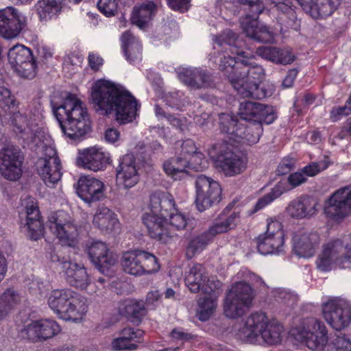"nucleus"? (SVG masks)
<instances>
[{
    "instance_id": "nucleus-1",
    "label": "nucleus",
    "mask_w": 351,
    "mask_h": 351,
    "mask_svg": "<svg viewBox=\"0 0 351 351\" xmlns=\"http://www.w3.org/2000/svg\"><path fill=\"white\" fill-rule=\"evenodd\" d=\"M91 99L97 112L106 115L114 114L120 124L132 122L140 108L130 92L123 86L106 80H98L94 84Z\"/></svg>"
},
{
    "instance_id": "nucleus-2",
    "label": "nucleus",
    "mask_w": 351,
    "mask_h": 351,
    "mask_svg": "<svg viewBox=\"0 0 351 351\" xmlns=\"http://www.w3.org/2000/svg\"><path fill=\"white\" fill-rule=\"evenodd\" d=\"M51 106L62 132L69 138L80 140L90 131L87 109L75 95L69 93L60 104L51 101Z\"/></svg>"
},
{
    "instance_id": "nucleus-3",
    "label": "nucleus",
    "mask_w": 351,
    "mask_h": 351,
    "mask_svg": "<svg viewBox=\"0 0 351 351\" xmlns=\"http://www.w3.org/2000/svg\"><path fill=\"white\" fill-rule=\"evenodd\" d=\"M217 43L222 47L226 52L229 50L231 54L244 58L241 60V64L236 68L237 80L232 87L237 92L249 86L251 84L258 82L263 78L265 75L263 68L249 59L250 53L245 51L246 48L245 41L232 30H224L223 33L217 38Z\"/></svg>"
},
{
    "instance_id": "nucleus-4",
    "label": "nucleus",
    "mask_w": 351,
    "mask_h": 351,
    "mask_svg": "<svg viewBox=\"0 0 351 351\" xmlns=\"http://www.w3.org/2000/svg\"><path fill=\"white\" fill-rule=\"evenodd\" d=\"M283 332V326L277 320H269L265 313L256 312L247 318L239 336L250 343H259L261 339L268 345H278Z\"/></svg>"
},
{
    "instance_id": "nucleus-5",
    "label": "nucleus",
    "mask_w": 351,
    "mask_h": 351,
    "mask_svg": "<svg viewBox=\"0 0 351 351\" xmlns=\"http://www.w3.org/2000/svg\"><path fill=\"white\" fill-rule=\"evenodd\" d=\"M302 341L306 346L315 351H351V341L345 334H339L327 344L328 331L323 322L311 317L304 322L300 331Z\"/></svg>"
},
{
    "instance_id": "nucleus-6",
    "label": "nucleus",
    "mask_w": 351,
    "mask_h": 351,
    "mask_svg": "<svg viewBox=\"0 0 351 351\" xmlns=\"http://www.w3.org/2000/svg\"><path fill=\"white\" fill-rule=\"evenodd\" d=\"M48 304L60 319L73 322L81 320L87 311L85 298L69 289L52 291Z\"/></svg>"
},
{
    "instance_id": "nucleus-7",
    "label": "nucleus",
    "mask_w": 351,
    "mask_h": 351,
    "mask_svg": "<svg viewBox=\"0 0 351 351\" xmlns=\"http://www.w3.org/2000/svg\"><path fill=\"white\" fill-rule=\"evenodd\" d=\"M241 6L244 16L240 19L241 26L245 36L258 42L269 43L274 40V33L270 28L260 25L257 21L258 16L265 6L260 0H234Z\"/></svg>"
},
{
    "instance_id": "nucleus-8",
    "label": "nucleus",
    "mask_w": 351,
    "mask_h": 351,
    "mask_svg": "<svg viewBox=\"0 0 351 351\" xmlns=\"http://www.w3.org/2000/svg\"><path fill=\"white\" fill-rule=\"evenodd\" d=\"M208 152L216 167L226 176H235L246 169V158L234 152L232 146L227 143H215L208 149Z\"/></svg>"
},
{
    "instance_id": "nucleus-9",
    "label": "nucleus",
    "mask_w": 351,
    "mask_h": 351,
    "mask_svg": "<svg viewBox=\"0 0 351 351\" xmlns=\"http://www.w3.org/2000/svg\"><path fill=\"white\" fill-rule=\"evenodd\" d=\"M334 264L342 268L351 264V235L346 237L343 241L337 239L323 246L316 261L317 268L322 271L332 269Z\"/></svg>"
},
{
    "instance_id": "nucleus-10",
    "label": "nucleus",
    "mask_w": 351,
    "mask_h": 351,
    "mask_svg": "<svg viewBox=\"0 0 351 351\" xmlns=\"http://www.w3.org/2000/svg\"><path fill=\"white\" fill-rule=\"evenodd\" d=\"M254 295L250 284L239 281L233 284L223 300L225 315L231 319L243 316L252 304Z\"/></svg>"
},
{
    "instance_id": "nucleus-11",
    "label": "nucleus",
    "mask_w": 351,
    "mask_h": 351,
    "mask_svg": "<svg viewBox=\"0 0 351 351\" xmlns=\"http://www.w3.org/2000/svg\"><path fill=\"white\" fill-rule=\"evenodd\" d=\"M121 265L125 273L136 276L156 273L160 267L155 255L140 250L123 253Z\"/></svg>"
},
{
    "instance_id": "nucleus-12",
    "label": "nucleus",
    "mask_w": 351,
    "mask_h": 351,
    "mask_svg": "<svg viewBox=\"0 0 351 351\" xmlns=\"http://www.w3.org/2000/svg\"><path fill=\"white\" fill-rule=\"evenodd\" d=\"M46 226L56 236L62 245L75 246L77 229L66 212L60 210L52 213L48 218Z\"/></svg>"
},
{
    "instance_id": "nucleus-13",
    "label": "nucleus",
    "mask_w": 351,
    "mask_h": 351,
    "mask_svg": "<svg viewBox=\"0 0 351 351\" xmlns=\"http://www.w3.org/2000/svg\"><path fill=\"white\" fill-rule=\"evenodd\" d=\"M195 192V204L200 212L218 204L221 199V188L219 183L204 175L197 176Z\"/></svg>"
},
{
    "instance_id": "nucleus-14",
    "label": "nucleus",
    "mask_w": 351,
    "mask_h": 351,
    "mask_svg": "<svg viewBox=\"0 0 351 351\" xmlns=\"http://www.w3.org/2000/svg\"><path fill=\"white\" fill-rule=\"evenodd\" d=\"M322 314L327 323L336 330L347 328L351 322L350 305L341 298L330 299L324 303Z\"/></svg>"
},
{
    "instance_id": "nucleus-15",
    "label": "nucleus",
    "mask_w": 351,
    "mask_h": 351,
    "mask_svg": "<svg viewBox=\"0 0 351 351\" xmlns=\"http://www.w3.org/2000/svg\"><path fill=\"white\" fill-rule=\"evenodd\" d=\"M8 61L21 77L32 79L36 75L37 66L32 51L22 45H16L8 51Z\"/></svg>"
},
{
    "instance_id": "nucleus-16",
    "label": "nucleus",
    "mask_w": 351,
    "mask_h": 351,
    "mask_svg": "<svg viewBox=\"0 0 351 351\" xmlns=\"http://www.w3.org/2000/svg\"><path fill=\"white\" fill-rule=\"evenodd\" d=\"M324 213L330 219L339 222L351 213V186L336 191L325 202Z\"/></svg>"
},
{
    "instance_id": "nucleus-17",
    "label": "nucleus",
    "mask_w": 351,
    "mask_h": 351,
    "mask_svg": "<svg viewBox=\"0 0 351 351\" xmlns=\"http://www.w3.org/2000/svg\"><path fill=\"white\" fill-rule=\"evenodd\" d=\"M52 262L59 263L60 269L68 284L72 287L85 289L90 284V278L84 265L61 257L56 253L51 254Z\"/></svg>"
},
{
    "instance_id": "nucleus-18",
    "label": "nucleus",
    "mask_w": 351,
    "mask_h": 351,
    "mask_svg": "<svg viewBox=\"0 0 351 351\" xmlns=\"http://www.w3.org/2000/svg\"><path fill=\"white\" fill-rule=\"evenodd\" d=\"M85 252L95 268L104 274H108L110 268L117 263V255L110 251L102 241H88L86 243Z\"/></svg>"
},
{
    "instance_id": "nucleus-19",
    "label": "nucleus",
    "mask_w": 351,
    "mask_h": 351,
    "mask_svg": "<svg viewBox=\"0 0 351 351\" xmlns=\"http://www.w3.org/2000/svg\"><path fill=\"white\" fill-rule=\"evenodd\" d=\"M239 114L248 123L271 124L276 119L273 106L250 101L240 104Z\"/></svg>"
},
{
    "instance_id": "nucleus-20",
    "label": "nucleus",
    "mask_w": 351,
    "mask_h": 351,
    "mask_svg": "<svg viewBox=\"0 0 351 351\" xmlns=\"http://www.w3.org/2000/svg\"><path fill=\"white\" fill-rule=\"evenodd\" d=\"M141 164L132 154H127L120 158L116 167L117 181L125 189L134 186L140 180L138 171Z\"/></svg>"
},
{
    "instance_id": "nucleus-21",
    "label": "nucleus",
    "mask_w": 351,
    "mask_h": 351,
    "mask_svg": "<svg viewBox=\"0 0 351 351\" xmlns=\"http://www.w3.org/2000/svg\"><path fill=\"white\" fill-rule=\"evenodd\" d=\"M22 163L19 147L8 146L0 152V173L6 180L16 181L21 177Z\"/></svg>"
},
{
    "instance_id": "nucleus-22",
    "label": "nucleus",
    "mask_w": 351,
    "mask_h": 351,
    "mask_svg": "<svg viewBox=\"0 0 351 351\" xmlns=\"http://www.w3.org/2000/svg\"><path fill=\"white\" fill-rule=\"evenodd\" d=\"M178 79L192 89L214 87V77L207 69L201 67H180L176 70Z\"/></svg>"
},
{
    "instance_id": "nucleus-23",
    "label": "nucleus",
    "mask_w": 351,
    "mask_h": 351,
    "mask_svg": "<svg viewBox=\"0 0 351 351\" xmlns=\"http://www.w3.org/2000/svg\"><path fill=\"white\" fill-rule=\"evenodd\" d=\"M26 25V17L14 7L0 10V35L7 39L16 37Z\"/></svg>"
},
{
    "instance_id": "nucleus-24",
    "label": "nucleus",
    "mask_w": 351,
    "mask_h": 351,
    "mask_svg": "<svg viewBox=\"0 0 351 351\" xmlns=\"http://www.w3.org/2000/svg\"><path fill=\"white\" fill-rule=\"evenodd\" d=\"M60 331L58 323L51 319L32 322L20 332L21 336L32 341H43L50 339Z\"/></svg>"
},
{
    "instance_id": "nucleus-25",
    "label": "nucleus",
    "mask_w": 351,
    "mask_h": 351,
    "mask_svg": "<svg viewBox=\"0 0 351 351\" xmlns=\"http://www.w3.org/2000/svg\"><path fill=\"white\" fill-rule=\"evenodd\" d=\"M109 162V154L95 147L80 152L76 159L78 167L95 172L104 170Z\"/></svg>"
},
{
    "instance_id": "nucleus-26",
    "label": "nucleus",
    "mask_w": 351,
    "mask_h": 351,
    "mask_svg": "<svg viewBox=\"0 0 351 351\" xmlns=\"http://www.w3.org/2000/svg\"><path fill=\"white\" fill-rule=\"evenodd\" d=\"M143 222L150 237L163 243H167L175 234L168 226L167 217L147 213L143 215Z\"/></svg>"
},
{
    "instance_id": "nucleus-27",
    "label": "nucleus",
    "mask_w": 351,
    "mask_h": 351,
    "mask_svg": "<svg viewBox=\"0 0 351 351\" xmlns=\"http://www.w3.org/2000/svg\"><path fill=\"white\" fill-rule=\"evenodd\" d=\"M11 117L14 132L27 143H37V138L44 136V131L27 119V116L14 112Z\"/></svg>"
},
{
    "instance_id": "nucleus-28",
    "label": "nucleus",
    "mask_w": 351,
    "mask_h": 351,
    "mask_svg": "<svg viewBox=\"0 0 351 351\" xmlns=\"http://www.w3.org/2000/svg\"><path fill=\"white\" fill-rule=\"evenodd\" d=\"M77 185V193L86 203L99 201L104 197V185L95 178L81 177Z\"/></svg>"
},
{
    "instance_id": "nucleus-29",
    "label": "nucleus",
    "mask_w": 351,
    "mask_h": 351,
    "mask_svg": "<svg viewBox=\"0 0 351 351\" xmlns=\"http://www.w3.org/2000/svg\"><path fill=\"white\" fill-rule=\"evenodd\" d=\"M318 206L317 198L311 195H302L291 201L287 210L292 218H309L317 213Z\"/></svg>"
},
{
    "instance_id": "nucleus-30",
    "label": "nucleus",
    "mask_w": 351,
    "mask_h": 351,
    "mask_svg": "<svg viewBox=\"0 0 351 351\" xmlns=\"http://www.w3.org/2000/svg\"><path fill=\"white\" fill-rule=\"evenodd\" d=\"M319 235L317 232H304L295 234L293 237V250L299 257L313 256L319 243Z\"/></svg>"
},
{
    "instance_id": "nucleus-31",
    "label": "nucleus",
    "mask_w": 351,
    "mask_h": 351,
    "mask_svg": "<svg viewBox=\"0 0 351 351\" xmlns=\"http://www.w3.org/2000/svg\"><path fill=\"white\" fill-rule=\"evenodd\" d=\"M25 208V219L24 221L21 219V223L24 225L29 237L32 240H38L43 234V226L38 207L33 199H29Z\"/></svg>"
},
{
    "instance_id": "nucleus-32",
    "label": "nucleus",
    "mask_w": 351,
    "mask_h": 351,
    "mask_svg": "<svg viewBox=\"0 0 351 351\" xmlns=\"http://www.w3.org/2000/svg\"><path fill=\"white\" fill-rule=\"evenodd\" d=\"M36 171L45 184L53 187L62 177L61 163L60 159H38L36 163Z\"/></svg>"
},
{
    "instance_id": "nucleus-33",
    "label": "nucleus",
    "mask_w": 351,
    "mask_h": 351,
    "mask_svg": "<svg viewBox=\"0 0 351 351\" xmlns=\"http://www.w3.org/2000/svg\"><path fill=\"white\" fill-rule=\"evenodd\" d=\"M150 213L167 217L175 210V202L171 195L163 191H155L150 195Z\"/></svg>"
},
{
    "instance_id": "nucleus-34",
    "label": "nucleus",
    "mask_w": 351,
    "mask_h": 351,
    "mask_svg": "<svg viewBox=\"0 0 351 351\" xmlns=\"http://www.w3.org/2000/svg\"><path fill=\"white\" fill-rule=\"evenodd\" d=\"M256 53L263 59L278 64H289L294 60L292 53L285 49L274 46H261L256 48Z\"/></svg>"
},
{
    "instance_id": "nucleus-35",
    "label": "nucleus",
    "mask_w": 351,
    "mask_h": 351,
    "mask_svg": "<svg viewBox=\"0 0 351 351\" xmlns=\"http://www.w3.org/2000/svg\"><path fill=\"white\" fill-rule=\"evenodd\" d=\"M272 4L279 12L278 20L282 25L293 29L298 28L299 21L289 0H273Z\"/></svg>"
},
{
    "instance_id": "nucleus-36",
    "label": "nucleus",
    "mask_w": 351,
    "mask_h": 351,
    "mask_svg": "<svg viewBox=\"0 0 351 351\" xmlns=\"http://www.w3.org/2000/svg\"><path fill=\"white\" fill-rule=\"evenodd\" d=\"M119 312L134 324L138 325L146 314V309L143 301L127 300L119 305Z\"/></svg>"
},
{
    "instance_id": "nucleus-37",
    "label": "nucleus",
    "mask_w": 351,
    "mask_h": 351,
    "mask_svg": "<svg viewBox=\"0 0 351 351\" xmlns=\"http://www.w3.org/2000/svg\"><path fill=\"white\" fill-rule=\"evenodd\" d=\"M339 0H311L304 4V11L314 19L330 16L339 5Z\"/></svg>"
},
{
    "instance_id": "nucleus-38",
    "label": "nucleus",
    "mask_w": 351,
    "mask_h": 351,
    "mask_svg": "<svg viewBox=\"0 0 351 351\" xmlns=\"http://www.w3.org/2000/svg\"><path fill=\"white\" fill-rule=\"evenodd\" d=\"M157 9L158 5L152 1L143 3L140 6L134 8L132 23L143 29L153 19Z\"/></svg>"
},
{
    "instance_id": "nucleus-39",
    "label": "nucleus",
    "mask_w": 351,
    "mask_h": 351,
    "mask_svg": "<svg viewBox=\"0 0 351 351\" xmlns=\"http://www.w3.org/2000/svg\"><path fill=\"white\" fill-rule=\"evenodd\" d=\"M94 226L103 232H110L119 226L115 215L107 207H99L93 217Z\"/></svg>"
},
{
    "instance_id": "nucleus-40",
    "label": "nucleus",
    "mask_w": 351,
    "mask_h": 351,
    "mask_svg": "<svg viewBox=\"0 0 351 351\" xmlns=\"http://www.w3.org/2000/svg\"><path fill=\"white\" fill-rule=\"evenodd\" d=\"M223 33V32L219 36H215L214 41L215 43L221 49V51L226 53L224 49L217 43V38H218ZM228 52L231 53L229 50L226 51V53H228ZM239 64H241V60H239L238 58H233L229 54L224 56L220 60L219 69L227 77L232 86L234 83L237 80V72H236V68H237Z\"/></svg>"
},
{
    "instance_id": "nucleus-41",
    "label": "nucleus",
    "mask_w": 351,
    "mask_h": 351,
    "mask_svg": "<svg viewBox=\"0 0 351 351\" xmlns=\"http://www.w3.org/2000/svg\"><path fill=\"white\" fill-rule=\"evenodd\" d=\"M189 167L187 157L178 156L165 161L163 164L165 172L174 180H181L187 176L186 168Z\"/></svg>"
},
{
    "instance_id": "nucleus-42",
    "label": "nucleus",
    "mask_w": 351,
    "mask_h": 351,
    "mask_svg": "<svg viewBox=\"0 0 351 351\" xmlns=\"http://www.w3.org/2000/svg\"><path fill=\"white\" fill-rule=\"evenodd\" d=\"M207 274L205 268L199 263L194 264L186 272L185 283L190 291L197 293L202 287V283L206 280Z\"/></svg>"
},
{
    "instance_id": "nucleus-43",
    "label": "nucleus",
    "mask_w": 351,
    "mask_h": 351,
    "mask_svg": "<svg viewBox=\"0 0 351 351\" xmlns=\"http://www.w3.org/2000/svg\"><path fill=\"white\" fill-rule=\"evenodd\" d=\"M257 250L263 255L280 254L283 251L284 241L263 234L257 238Z\"/></svg>"
},
{
    "instance_id": "nucleus-44",
    "label": "nucleus",
    "mask_w": 351,
    "mask_h": 351,
    "mask_svg": "<svg viewBox=\"0 0 351 351\" xmlns=\"http://www.w3.org/2000/svg\"><path fill=\"white\" fill-rule=\"evenodd\" d=\"M275 91L274 85L269 84H251L246 88L240 89L237 93L242 97H251L256 99H263L271 96Z\"/></svg>"
},
{
    "instance_id": "nucleus-45",
    "label": "nucleus",
    "mask_w": 351,
    "mask_h": 351,
    "mask_svg": "<svg viewBox=\"0 0 351 351\" xmlns=\"http://www.w3.org/2000/svg\"><path fill=\"white\" fill-rule=\"evenodd\" d=\"M121 41L123 51L128 60L132 62L141 58V43L130 32H125L123 34Z\"/></svg>"
},
{
    "instance_id": "nucleus-46",
    "label": "nucleus",
    "mask_w": 351,
    "mask_h": 351,
    "mask_svg": "<svg viewBox=\"0 0 351 351\" xmlns=\"http://www.w3.org/2000/svg\"><path fill=\"white\" fill-rule=\"evenodd\" d=\"M20 302L21 297L15 290L6 289L0 297V319L5 318Z\"/></svg>"
},
{
    "instance_id": "nucleus-47",
    "label": "nucleus",
    "mask_w": 351,
    "mask_h": 351,
    "mask_svg": "<svg viewBox=\"0 0 351 351\" xmlns=\"http://www.w3.org/2000/svg\"><path fill=\"white\" fill-rule=\"evenodd\" d=\"M263 133V124L259 123H248L244 125L239 123L237 137L244 139L250 144L256 143Z\"/></svg>"
},
{
    "instance_id": "nucleus-48",
    "label": "nucleus",
    "mask_w": 351,
    "mask_h": 351,
    "mask_svg": "<svg viewBox=\"0 0 351 351\" xmlns=\"http://www.w3.org/2000/svg\"><path fill=\"white\" fill-rule=\"evenodd\" d=\"M37 13L41 21H48L61 10L60 3L56 0H40L36 5Z\"/></svg>"
},
{
    "instance_id": "nucleus-49",
    "label": "nucleus",
    "mask_w": 351,
    "mask_h": 351,
    "mask_svg": "<svg viewBox=\"0 0 351 351\" xmlns=\"http://www.w3.org/2000/svg\"><path fill=\"white\" fill-rule=\"evenodd\" d=\"M217 295H216L205 296L199 299L197 314L199 320L207 321L213 315L217 307Z\"/></svg>"
},
{
    "instance_id": "nucleus-50",
    "label": "nucleus",
    "mask_w": 351,
    "mask_h": 351,
    "mask_svg": "<svg viewBox=\"0 0 351 351\" xmlns=\"http://www.w3.org/2000/svg\"><path fill=\"white\" fill-rule=\"evenodd\" d=\"M289 190H290V189L288 188L286 182H279L274 188H272L270 192L267 193L258 200L254 206V212H256L263 208L267 204L279 197L281 195Z\"/></svg>"
},
{
    "instance_id": "nucleus-51",
    "label": "nucleus",
    "mask_w": 351,
    "mask_h": 351,
    "mask_svg": "<svg viewBox=\"0 0 351 351\" xmlns=\"http://www.w3.org/2000/svg\"><path fill=\"white\" fill-rule=\"evenodd\" d=\"M238 217V214L233 212L224 221L215 222L205 232L212 241L216 235L232 229L235 226V221Z\"/></svg>"
},
{
    "instance_id": "nucleus-52",
    "label": "nucleus",
    "mask_w": 351,
    "mask_h": 351,
    "mask_svg": "<svg viewBox=\"0 0 351 351\" xmlns=\"http://www.w3.org/2000/svg\"><path fill=\"white\" fill-rule=\"evenodd\" d=\"M16 106L14 96L10 90L4 86H0V117L12 114L16 110Z\"/></svg>"
},
{
    "instance_id": "nucleus-53",
    "label": "nucleus",
    "mask_w": 351,
    "mask_h": 351,
    "mask_svg": "<svg viewBox=\"0 0 351 351\" xmlns=\"http://www.w3.org/2000/svg\"><path fill=\"white\" fill-rule=\"evenodd\" d=\"M210 241V239L205 232L192 237L186 247V256L187 258L191 259L197 253L201 252Z\"/></svg>"
},
{
    "instance_id": "nucleus-54",
    "label": "nucleus",
    "mask_w": 351,
    "mask_h": 351,
    "mask_svg": "<svg viewBox=\"0 0 351 351\" xmlns=\"http://www.w3.org/2000/svg\"><path fill=\"white\" fill-rule=\"evenodd\" d=\"M219 117V124L221 132L234 134L236 136L239 128L237 119L227 113H221Z\"/></svg>"
},
{
    "instance_id": "nucleus-55",
    "label": "nucleus",
    "mask_w": 351,
    "mask_h": 351,
    "mask_svg": "<svg viewBox=\"0 0 351 351\" xmlns=\"http://www.w3.org/2000/svg\"><path fill=\"white\" fill-rule=\"evenodd\" d=\"M38 148L41 149L43 156L38 159H45L46 160H52V159H59L57 156L56 150L51 144L49 136L44 133L42 138H37V143H34Z\"/></svg>"
},
{
    "instance_id": "nucleus-56",
    "label": "nucleus",
    "mask_w": 351,
    "mask_h": 351,
    "mask_svg": "<svg viewBox=\"0 0 351 351\" xmlns=\"http://www.w3.org/2000/svg\"><path fill=\"white\" fill-rule=\"evenodd\" d=\"M202 287L200 291L203 293L208 294V296L216 295L218 298L220 293L221 282L213 277L209 278L207 276L206 280L202 283Z\"/></svg>"
},
{
    "instance_id": "nucleus-57",
    "label": "nucleus",
    "mask_w": 351,
    "mask_h": 351,
    "mask_svg": "<svg viewBox=\"0 0 351 351\" xmlns=\"http://www.w3.org/2000/svg\"><path fill=\"white\" fill-rule=\"evenodd\" d=\"M265 234L284 241L285 234L282 223L277 220L267 219V230Z\"/></svg>"
},
{
    "instance_id": "nucleus-58",
    "label": "nucleus",
    "mask_w": 351,
    "mask_h": 351,
    "mask_svg": "<svg viewBox=\"0 0 351 351\" xmlns=\"http://www.w3.org/2000/svg\"><path fill=\"white\" fill-rule=\"evenodd\" d=\"M125 339V337L119 336L112 339L111 342V348L114 351L118 350H136L138 346L134 343H130Z\"/></svg>"
},
{
    "instance_id": "nucleus-59",
    "label": "nucleus",
    "mask_w": 351,
    "mask_h": 351,
    "mask_svg": "<svg viewBox=\"0 0 351 351\" xmlns=\"http://www.w3.org/2000/svg\"><path fill=\"white\" fill-rule=\"evenodd\" d=\"M328 166V165L325 161H320L317 162H312L304 167L300 170L308 179V177H313L322 171L326 169Z\"/></svg>"
},
{
    "instance_id": "nucleus-60",
    "label": "nucleus",
    "mask_w": 351,
    "mask_h": 351,
    "mask_svg": "<svg viewBox=\"0 0 351 351\" xmlns=\"http://www.w3.org/2000/svg\"><path fill=\"white\" fill-rule=\"evenodd\" d=\"M183 93L180 91L169 92L164 96V101L171 108H180L183 106Z\"/></svg>"
},
{
    "instance_id": "nucleus-61",
    "label": "nucleus",
    "mask_w": 351,
    "mask_h": 351,
    "mask_svg": "<svg viewBox=\"0 0 351 351\" xmlns=\"http://www.w3.org/2000/svg\"><path fill=\"white\" fill-rule=\"evenodd\" d=\"M168 217H169V226H168L171 230L173 228L176 230H183L187 224V220L182 213L173 214L172 211Z\"/></svg>"
},
{
    "instance_id": "nucleus-62",
    "label": "nucleus",
    "mask_w": 351,
    "mask_h": 351,
    "mask_svg": "<svg viewBox=\"0 0 351 351\" xmlns=\"http://www.w3.org/2000/svg\"><path fill=\"white\" fill-rule=\"evenodd\" d=\"M97 6L105 15L112 16L117 10L118 0H99Z\"/></svg>"
},
{
    "instance_id": "nucleus-63",
    "label": "nucleus",
    "mask_w": 351,
    "mask_h": 351,
    "mask_svg": "<svg viewBox=\"0 0 351 351\" xmlns=\"http://www.w3.org/2000/svg\"><path fill=\"white\" fill-rule=\"evenodd\" d=\"M189 166L196 171H202L208 166V162L201 152H195L191 157Z\"/></svg>"
},
{
    "instance_id": "nucleus-64",
    "label": "nucleus",
    "mask_w": 351,
    "mask_h": 351,
    "mask_svg": "<svg viewBox=\"0 0 351 351\" xmlns=\"http://www.w3.org/2000/svg\"><path fill=\"white\" fill-rule=\"evenodd\" d=\"M271 293L275 300L280 302L289 304L295 300V298L293 294L283 289H275L271 291Z\"/></svg>"
}]
</instances>
